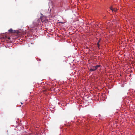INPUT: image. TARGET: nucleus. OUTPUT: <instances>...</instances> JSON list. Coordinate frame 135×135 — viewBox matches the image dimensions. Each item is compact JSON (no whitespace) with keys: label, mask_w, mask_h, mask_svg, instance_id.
Listing matches in <instances>:
<instances>
[{"label":"nucleus","mask_w":135,"mask_h":135,"mask_svg":"<svg viewBox=\"0 0 135 135\" xmlns=\"http://www.w3.org/2000/svg\"><path fill=\"white\" fill-rule=\"evenodd\" d=\"M110 9L112 10V11H114V12L118 10V9L116 8H114L113 9L112 8H111Z\"/></svg>","instance_id":"nucleus-4"},{"label":"nucleus","mask_w":135,"mask_h":135,"mask_svg":"<svg viewBox=\"0 0 135 135\" xmlns=\"http://www.w3.org/2000/svg\"><path fill=\"white\" fill-rule=\"evenodd\" d=\"M43 16H44L42 14V13H41V17H40V20H41L42 21V18L43 17Z\"/></svg>","instance_id":"nucleus-5"},{"label":"nucleus","mask_w":135,"mask_h":135,"mask_svg":"<svg viewBox=\"0 0 135 135\" xmlns=\"http://www.w3.org/2000/svg\"><path fill=\"white\" fill-rule=\"evenodd\" d=\"M97 45L98 46V47H99L100 46V45H99V42H98L97 43Z\"/></svg>","instance_id":"nucleus-7"},{"label":"nucleus","mask_w":135,"mask_h":135,"mask_svg":"<svg viewBox=\"0 0 135 135\" xmlns=\"http://www.w3.org/2000/svg\"><path fill=\"white\" fill-rule=\"evenodd\" d=\"M96 69V68H95V66H93V68H92L90 69V71H95Z\"/></svg>","instance_id":"nucleus-3"},{"label":"nucleus","mask_w":135,"mask_h":135,"mask_svg":"<svg viewBox=\"0 0 135 135\" xmlns=\"http://www.w3.org/2000/svg\"><path fill=\"white\" fill-rule=\"evenodd\" d=\"M100 41V40L98 41V42H99H99Z\"/></svg>","instance_id":"nucleus-8"},{"label":"nucleus","mask_w":135,"mask_h":135,"mask_svg":"<svg viewBox=\"0 0 135 135\" xmlns=\"http://www.w3.org/2000/svg\"><path fill=\"white\" fill-rule=\"evenodd\" d=\"M21 104H23L21 102Z\"/></svg>","instance_id":"nucleus-9"},{"label":"nucleus","mask_w":135,"mask_h":135,"mask_svg":"<svg viewBox=\"0 0 135 135\" xmlns=\"http://www.w3.org/2000/svg\"><path fill=\"white\" fill-rule=\"evenodd\" d=\"M40 22V20L38 19L36 22H33V23L34 24L35 26H37L38 25V24Z\"/></svg>","instance_id":"nucleus-2"},{"label":"nucleus","mask_w":135,"mask_h":135,"mask_svg":"<svg viewBox=\"0 0 135 135\" xmlns=\"http://www.w3.org/2000/svg\"><path fill=\"white\" fill-rule=\"evenodd\" d=\"M8 39H10V38H9H9H8Z\"/></svg>","instance_id":"nucleus-10"},{"label":"nucleus","mask_w":135,"mask_h":135,"mask_svg":"<svg viewBox=\"0 0 135 135\" xmlns=\"http://www.w3.org/2000/svg\"><path fill=\"white\" fill-rule=\"evenodd\" d=\"M100 65H97L95 66V68H96V69H97L99 67H100Z\"/></svg>","instance_id":"nucleus-6"},{"label":"nucleus","mask_w":135,"mask_h":135,"mask_svg":"<svg viewBox=\"0 0 135 135\" xmlns=\"http://www.w3.org/2000/svg\"><path fill=\"white\" fill-rule=\"evenodd\" d=\"M8 31L11 33H18L19 32L18 31H14L11 28L10 29L8 30Z\"/></svg>","instance_id":"nucleus-1"}]
</instances>
